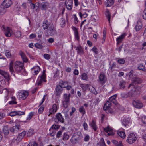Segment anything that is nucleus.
Listing matches in <instances>:
<instances>
[{"label":"nucleus","mask_w":146,"mask_h":146,"mask_svg":"<svg viewBox=\"0 0 146 146\" xmlns=\"http://www.w3.org/2000/svg\"><path fill=\"white\" fill-rule=\"evenodd\" d=\"M29 94V92L28 91L19 90L18 92L17 97L20 100H24L27 97Z\"/></svg>","instance_id":"nucleus-1"},{"label":"nucleus","mask_w":146,"mask_h":146,"mask_svg":"<svg viewBox=\"0 0 146 146\" xmlns=\"http://www.w3.org/2000/svg\"><path fill=\"white\" fill-rule=\"evenodd\" d=\"M111 105V103L109 101H107L104 104L103 108L107 113H113V110L110 108Z\"/></svg>","instance_id":"nucleus-2"},{"label":"nucleus","mask_w":146,"mask_h":146,"mask_svg":"<svg viewBox=\"0 0 146 146\" xmlns=\"http://www.w3.org/2000/svg\"><path fill=\"white\" fill-rule=\"evenodd\" d=\"M54 121L57 124H58L59 123H63L64 122V119L61 114L59 113L56 114Z\"/></svg>","instance_id":"nucleus-3"},{"label":"nucleus","mask_w":146,"mask_h":146,"mask_svg":"<svg viewBox=\"0 0 146 146\" xmlns=\"http://www.w3.org/2000/svg\"><path fill=\"white\" fill-rule=\"evenodd\" d=\"M23 63L22 62L17 61L15 62L14 68L16 72H20L23 68Z\"/></svg>","instance_id":"nucleus-4"},{"label":"nucleus","mask_w":146,"mask_h":146,"mask_svg":"<svg viewBox=\"0 0 146 146\" xmlns=\"http://www.w3.org/2000/svg\"><path fill=\"white\" fill-rule=\"evenodd\" d=\"M136 139L135 135L133 133H131L129 135L126 141L129 143L131 144L134 143Z\"/></svg>","instance_id":"nucleus-5"},{"label":"nucleus","mask_w":146,"mask_h":146,"mask_svg":"<svg viewBox=\"0 0 146 146\" xmlns=\"http://www.w3.org/2000/svg\"><path fill=\"white\" fill-rule=\"evenodd\" d=\"M46 32L48 35L53 36L56 33V28L53 25H50L46 30Z\"/></svg>","instance_id":"nucleus-6"},{"label":"nucleus","mask_w":146,"mask_h":146,"mask_svg":"<svg viewBox=\"0 0 146 146\" xmlns=\"http://www.w3.org/2000/svg\"><path fill=\"white\" fill-rule=\"evenodd\" d=\"M45 78L46 74L45 71H44L42 74L40 76H39L38 80L36 82V84L38 86L41 85L42 82H46Z\"/></svg>","instance_id":"nucleus-7"},{"label":"nucleus","mask_w":146,"mask_h":146,"mask_svg":"<svg viewBox=\"0 0 146 146\" xmlns=\"http://www.w3.org/2000/svg\"><path fill=\"white\" fill-rule=\"evenodd\" d=\"M128 88V89H130L131 93L133 94V95L137 94L139 91L138 88H136L134 84H133V83L131 84Z\"/></svg>","instance_id":"nucleus-8"},{"label":"nucleus","mask_w":146,"mask_h":146,"mask_svg":"<svg viewBox=\"0 0 146 146\" xmlns=\"http://www.w3.org/2000/svg\"><path fill=\"white\" fill-rule=\"evenodd\" d=\"M4 33L7 37H10L11 35L12 31V29L10 27H7L6 28H4Z\"/></svg>","instance_id":"nucleus-9"},{"label":"nucleus","mask_w":146,"mask_h":146,"mask_svg":"<svg viewBox=\"0 0 146 146\" xmlns=\"http://www.w3.org/2000/svg\"><path fill=\"white\" fill-rule=\"evenodd\" d=\"M65 5L68 10H71L73 7V0H66Z\"/></svg>","instance_id":"nucleus-10"},{"label":"nucleus","mask_w":146,"mask_h":146,"mask_svg":"<svg viewBox=\"0 0 146 146\" xmlns=\"http://www.w3.org/2000/svg\"><path fill=\"white\" fill-rule=\"evenodd\" d=\"M133 106L137 108H140L143 106L142 103L139 101H133Z\"/></svg>","instance_id":"nucleus-11"},{"label":"nucleus","mask_w":146,"mask_h":146,"mask_svg":"<svg viewBox=\"0 0 146 146\" xmlns=\"http://www.w3.org/2000/svg\"><path fill=\"white\" fill-rule=\"evenodd\" d=\"M80 139V138L76 137V135H74L71 138L70 141L74 145L77 143Z\"/></svg>","instance_id":"nucleus-12"},{"label":"nucleus","mask_w":146,"mask_h":146,"mask_svg":"<svg viewBox=\"0 0 146 146\" xmlns=\"http://www.w3.org/2000/svg\"><path fill=\"white\" fill-rule=\"evenodd\" d=\"M127 36V34L125 33H123L119 37L116 38V40L117 42V44L119 45V44L122 42L123 39Z\"/></svg>","instance_id":"nucleus-13"},{"label":"nucleus","mask_w":146,"mask_h":146,"mask_svg":"<svg viewBox=\"0 0 146 146\" xmlns=\"http://www.w3.org/2000/svg\"><path fill=\"white\" fill-rule=\"evenodd\" d=\"M12 2L11 0H4L2 4L6 8H8L11 6Z\"/></svg>","instance_id":"nucleus-14"},{"label":"nucleus","mask_w":146,"mask_h":146,"mask_svg":"<svg viewBox=\"0 0 146 146\" xmlns=\"http://www.w3.org/2000/svg\"><path fill=\"white\" fill-rule=\"evenodd\" d=\"M131 121V119L128 116H126L123 120L122 123L123 125L124 126L126 127L127 125L130 123Z\"/></svg>","instance_id":"nucleus-15"},{"label":"nucleus","mask_w":146,"mask_h":146,"mask_svg":"<svg viewBox=\"0 0 146 146\" xmlns=\"http://www.w3.org/2000/svg\"><path fill=\"white\" fill-rule=\"evenodd\" d=\"M40 68L38 66H35L31 70L32 72L33 75H37L40 70Z\"/></svg>","instance_id":"nucleus-16"},{"label":"nucleus","mask_w":146,"mask_h":146,"mask_svg":"<svg viewBox=\"0 0 146 146\" xmlns=\"http://www.w3.org/2000/svg\"><path fill=\"white\" fill-rule=\"evenodd\" d=\"M55 90L56 94L57 96H60L62 92V88L60 86L58 85L56 86Z\"/></svg>","instance_id":"nucleus-17"},{"label":"nucleus","mask_w":146,"mask_h":146,"mask_svg":"<svg viewBox=\"0 0 146 146\" xmlns=\"http://www.w3.org/2000/svg\"><path fill=\"white\" fill-rule=\"evenodd\" d=\"M20 129V126H14L10 128V131L12 133H15L19 131Z\"/></svg>","instance_id":"nucleus-18"},{"label":"nucleus","mask_w":146,"mask_h":146,"mask_svg":"<svg viewBox=\"0 0 146 146\" xmlns=\"http://www.w3.org/2000/svg\"><path fill=\"white\" fill-rule=\"evenodd\" d=\"M76 50H77L78 54L80 55H82L84 54V50L80 45L77 46L76 47Z\"/></svg>","instance_id":"nucleus-19"},{"label":"nucleus","mask_w":146,"mask_h":146,"mask_svg":"<svg viewBox=\"0 0 146 146\" xmlns=\"http://www.w3.org/2000/svg\"><path fill=\"white\" fill-rule=\"evenodd\" d=\"M142 24L141 22L140 21H137V24L135 25V29L136 31H138L142 28Z\"/></svg>","instance_id":"nucleus-20"},{"label":"nucleus","mask_w":146,"mask_h":146,"mask_svg":"<svg viewBox=\"0 0 146 146\" xmlns=\"http://www.w3.org/2000/svg\"><path fill=\"white\" fill-rule=\"evenodd\" d=\"M117 95L115 94L110 97L109 98L110 102H112L115 105L117 104V102L116 100Z\"/></svg>","instance_id":"nucleus-21"},{"label":"nucleus","mask_w":146,"mask_h":146,"mask_svg":"<svg viewBox=\"0 0 146 146\" xmlns=\"http://www.w3.org/2000/svg\"><path fill=\"white\" fill-rule=\"evenodd\" d=\"M72 28L74 31L75 38L78 40L79 39V37L77 29L76 27L73 26L72 27Z\"/></svg>","instance_id":"nucleus-22"},{"label":"nucleus","mask_w":146,"mask_h":146,"mask_svg":"<svg viewBox=\"0 0 146 146\" xmlns=\"http://www.w3.org/2000/svg\"><path fill=\"white\" fill-rule=\"evenodd\" d=\"M133 82L132 83H133V84H140L142 82V80L140 78L138 77H135L133 78L132 80Z\"/></svg>","instance_id":"nucleus-23"},{"label":"nucleus","mask_w":146,"mask_h":146,"mask_svg":"<svg viewBox=\"0 0 146 146\" xmlns=\"http://www.w3.org/2000/svg\"><path fill=\"white\" fill-rule=\"evenodd\" d=\"M0 74L3 76L7 80H8L9 79V75L8 73L0 70Z\"/></svg>","instance_id":"nucleus-24"},{"label":"nucleus","mask_w":146,"mask_h":146,"mask_svg":"<svg viewBox=\"0 0 146 146\" xmlns=\"http://www.w3.org/2000/svg\"><path fill=\"white\" fill-rule=\"evenodd\" d=\"M121 95L122 98H126L129 96H132L133 94L131 93V92H130L127 93H122L121 94Z\"/></svg>","instance_id":"nucleus-25"},{"label":"nucleus","mask_w":146,"mask_h":146,"mask_svg":"<svg viewBox=\"0 0 146 146\" xmlns=\"http://www.w3.org/2000/svg\"><path fill=\"white\" fill-rule=\"evenodd\" d=\"M89 125L94 129V130L96 131L97 129V127L95 121L94 120H92L89 124Z\"/></svg>","instance_id":"nucleus-26"},{"label":"nucleus","mask_w":146,"mask_h":146,"mask_svg":"<svg viewBox=\"0 0 146 146\" xmlns=\"http://www.w3.org/2000/svg\"><path fill=\"white\" fill-rule=\"evenodd\" d=\"M49 24L47 20H45L43 22L42 27L44 30L48 29L49 27Z\"/></svg>","instance_id":"nucleus-27"},{"label":"nucleus","mask_w":146,"mask_h":146,"mask_svg":"<svg viewBox=\"0 0 146 146\" xmlns=\"http://www.w3.org/2000/svg\"><path fill=\"white\" fill-rule=\"evenodd\" d=\"M80 86L82 88L83 91H85L88 88L89 90H90L91 88L90 87L89 85L87 84H82Z\"/></svg>","instance_id":"nucleus-28"},{"label":"nucleus","mask_w":146,"mask_h":146,"mask_svg":"<svg viewBox=\"0 0 146 146\" xmlns=\"http://www.w3.org/2000/svg\"><path fill=\"white\" fill-rule=\"evenodd\" d=\"M114 2V0H107L106 1L105 5L106 7H110L113 5Z\"/></svg>","instance_id":"nucleus-29"},{"label":"nucleus","mask_w":146,"mask_h":146,"mask_svg":"<svg viewBox=\"0 0 146 146\" xmlns=\"http://www.w3.org/2000/svg\"><path fill=\"white\" fill-rule=\"evenodd\" d=\"M19 54L22 58L23 61L26 62H27V58L26 57L25 54L22 52L20 51L19 52Z\"/></svg>","instance_id":"nucleus-30"},{"label":"nucleus","mask_w":146,"mask_h":146,"mask_svg":"<svg viewBox=\"0 0 146 146\" xmlns=\"http://www.w3.org/2000/svg\"><path fill=\"white\" fill-rule=\"evenodd\" d=\"M99 79L101 83L103 84H104L106 81L105 74H101L99 76Z\"/></svg>","instance_id":"nucleus-31"},{"label":"nucleus","mask_w":146,"mask_h":146,"mask_svg":"<svg viewBox=\"0 0 146 146\" xmlns=\"http://www.w3.org/2000/svg\"><path fill=\"white\" fill-rule=\"evenodd\" d=\"M3 132L5 135H7L9 133V128L8 126H5L3 128Z\"/></svg>","instance_id":"nucleus-32"},{"label":"nucleus","mask_w":146,"mask_h":146,"mask_svg":"<svg viewBox=\"0 0 146 146\" xmlns=\"http://www.w3.org/2000/svg\"><path fill=\"white\" fill-rule=\"evenodd\" d=\"M6 8L2 4L0 6V13L2 14H4L7 11Z\"/></svg>","instance_id":"nucleus-33"},{"label":"nucleus","mask_w":146,"mask_h":146,"mask_svg":"<svg viewBox=\"0 0 146 146\" xmlns=\"http://www.w3.org/2000/svg\"><path fill=\"white\" fill-rule=\"evenodd\" d=\"M126 82L125 81L122 80L119 82V88L120 89H123L125 87Z\"/></svg>","instance_id":"nucleus-34"},{"label":"nucleus","mask_w":146,"mask_h":146,"mask_svg":"<svg viewBox=\"0 0 146 146\" xmlns=\"http://www.w3.org/2000/svg\"><path fill=\"white\" fill-rule=\"evenodd\" d=\"M118 135L121 138L124 139L126 135L125 132L121 131H118L117 132Z\"/></svg>","instance_id":"nucleus-35"},{"label":"nucleus","mask_w":146,"mask_h":146,"mask_svg":"<svg viewBox=\"0 0 146 146\" xmlns=\"http://www.w3.org/2000/svg\"><path fill=\"white\" fill-rule=\"evenodd\" d=\"M9 68L10 71L11 72V74H13V75L15 76V74H14V72L13 67V63L12 62H11L10 63L9 66Z\"/></svg>","instance_id":"nucleus-36"},{"label":"nucleus","mask_w":146,"mask_h":146,"mask_svg":"<svg viewBox=\"0 0 146 146\" xmlns=\"http://www.w3.org/2000/svg\"><path fill=\"white\" fill-rule=\"evenodd\" d=\"M48 3H42L40 4L41 9L43 10H46L47 9Z\"/></svg>","instance_id":"nucleus-37"},{"label":"nucleus","mask_w":146,"mask_h":146,"mask_svg":"<svg viewBox=\"0 0 146 146\" xmlns=\"http://www.w3.org/2000/svg\"><path fill=\"white\" fill-rule=\"evenodd\" d=\"M70 94H64L63 95V101H70Z\"/></svg>","instance_id":"nucleus-38"},{"label":"nucleus","mask_w":146,"mask_h":146,"mask_svg":"<svg viewBox=\"0 0 146 146\" xmlns=\"http://www.w3.org/2000/svg\"><path fill=\"white\" fill-rule=\"evenodd\" d=\"M137 68L139 70H141L144 72L146 71V69L145 68V66L142 64H140L138 66Z\"/></svg>","instance_id":"nucleus-39"},{"label":"nucleus","mask_w":146,"mask_h":146,"mask_svg":"<svg viewBox=\"0 0 146 146\" xmlns=\"http://www.w3.org/2000/svg\"><path fill=\"white\" fill-rule=\"evenodd\" d=\"M68 84V82H64L62 81H61L59 82V85L62 88V87L65 88Z\"/></svg>","instance_id":"nucleus-40"},{"label":"nucleus","mask_w":146,"mask_h":146,"mask_svg":"<svg viewBox=\"0 0 146 146\" xmlns=\"http://www.w3.org/2000/svg\"><path fill=\"white\" fill-rule=\"evenodd\" d=\"M81 78L83 80L87 81L88 79L87 74L85 73H83L82 74Z\"/></svg>","instance_id":"nucleus-41"},{"label":"nucleus","mask_w":146,"mask_h":146,"mask_svg":"<svg viewBox=\"0 0 146 146\" xmlns=\"http://www.w3.org/2000/svg\"><path fill=\"white\" fill-rule=\"evenodd\" d=\"M60 22L61 27H64L66 25L65 19L64 18H62L60 19Z\"/></svg>","instance_id":"nucleus-42"},{"label":"nucleus","mask_w":146,"mask_h":146,"mask_svg":"<svg viewBox=\"0 0 146 146\" xmlns=\"http://www.w3.org/2000/svg\"><path fill=\"white\" fill-rule=\"evenodd\" d=\"M70 101H62V104L63 106L65 108H67L69 104Z\"/></svg>","instance_id":"nucleus-43"},{"label":"nucleus","mask_w":146,"mask_h":146,"mask_svg":"<svg viewBox=\"0 0 146 146\" xmlns=\"http://www.w3.org/2000/svg\"><path fill=\"white\" fill-rule=\"evenodd\" d=\"M98 145H99L100 146H106L103 138H102L100 139V142L98 143Z\"/></svg>","instance_id":"nucleus-44"},{"label":"nucleus","mask_w":146,"mask_h":146,"mask_svg":"<svg viewBox=\"0 0 146 146\" xmlns=\"http://www.w3.org/2000/svg\"><path fill=\"white\" fill-rule=\"evenodd\" d=\"M35 113L33 112H30L29 114L28 117H27L26 120H30L32 117L34 115Z\"/></svg>","instance_id":"nucleus-45"},{"label":"nucleus","mask_w":146,"mask_h":146,"mask_svg":"<svg viewBox=\"0 0 146 146\" xmlns=\"http://www.w3.org/2000/svg\"><path fill=\"white\" fill-rule=\"evenodd\" d=\"M105 14L106 16L108 18L109 22H110L111 17L110 13L108 10H107L105 12Z\"/></svg>","instance_id":"nucleus-46"},{"label":"nucleus","mask_w":146,"mask_h":146,"mask_svg":"<svg viewBox=\"0 0 146 146\" xmlns=\"http://www.w3.org/2000/svg\"><path fill=\"white\" fill-rule=\"evenodd\" d=\"M23 138L21 137V136H19V135H18L16 139H13V141L14 142L16 141V143H18Z\"/></svg>","instance_id":"nucleus-47"},{"label":"nucleus","mask_w":146,"mask_h":146,"mask_svg":"<svg viewBox=\"0 0 146 146\" xmlns=\"http://www.w3.org/2000/svg\"><path fill=\"white\" fill-rule=\"evenodd\" d=\"M49 112V113L48 115V116H49L51 114H54L56 112V111L52 107V108L50 109Z\"/></svg>","instance_id":"nucleus-48"},{"label":"nucleus","mask_w":146,"mask_h":146,"mask_svg":"<svg viewBox=\"0 0 146 146\" xmlns=\"http://www.w3.org/2000/svg\"><path fill=\"white\" fill-rule=\"evenodd\" d=\"M69 136L66 133H64L63 135V140H67L69 139Z\"/></svg>","instance_id":"nucleus-49"},{"label":"nucleus","mask_w":146,"mask_h":146,"mask_svg":"<svg viewBox=\"0 0 146 146\" xmlns=\"http://www.w3.org/2000/svg\"><path fill=\"white\" fill-rule=\"evenodd\" d=\"M110 68L109 69V70H110L111 72H113V71L114 68L116 66V63L115 62H113L112 65H111L110 64Z\"/></svg>","instance_id":"nucleus-50"},{"label":"nucleus","mask_w":146,"mask_h":146,"mask_svg":"<svg viewBox=\"0 0 146 146\" xmlns=\"http://www.w3.org/2000/svg\"><path fill=\"white\" fill-rule=\"evenodd\" d=\"M34 133V130L32 129L29 130L27 133V135L28 136H30L33 134Z\"/></svg>","instance_id":"nucleus-51"},{"label":"nucleus","mask_w":146,"mask_h":146,"mask_svg":"<svg viewBox=\"0 0 146 146\" xmlns=\"http://www.w3.org/2000/svg\"><path fill=\"white\" fill-rule=\"evenodd\" d=\"M5 54L7 58H10L12 57L11 53L8 50H5Z\"/></svg>","instance_id":"nucleus-52"},{"label":"nucleus","mask_w":146,"mask_h":146,"mask_svg":"<svg viewBox=\"0 0 146 146\" xmlns=\"http://www.w3.org/2000/svg\"><path fill=\"white\" fill-rule=\"evenodd\" d=\"M60 125L54 124L52 125L51 128H52L53 129L58 130L60 128Z\"/></svg>","instance_id":"nucleus-53"},{"label":"nucleus","mask_w":146,"mask_h":146,"mask_svg":"<svg viewBox=\"0 0 146 146\" xmlns=\"http://www.w3.org/2000/svg\"><path fill=\"white\" fill-rule=\"evenodd\" d=\"M15 36L17 38H19L21 36V32L20 31H17L15 33Z\"/></svg>","instance_id":"nucleus-54"},{"label":"nucleus","mask_w":146,"mask_h":146,"mask_svg":"<svg viewBox=\"0 0 146 146\" xmlns=\"http://www.w3.org/2000/svg\"><path fill=\"white\" fill-rule=\"evenodd\" d=\"M90 90H89L90 91L96 95L97 94V92L95 88L91 86Z\"/></svg>","instance_id":"nucleus-55"},{"label":"nucleus","mask_w":146,"mask_h":146,"mask_svg":"<svg viewBox=\"0 0 146 146\" xmlns=\"http://www.w3.org/2000/svg\"><path fill=\"white\" fill-rule=\"evenodd\" d=\"M79 111L80 113H82L83 114H84L86 113L84 108L83 106L80 107L79 109Z\"/></svg>","instance_id":"nucleus-56"},{"label":"nucleus","mask_w":146,"mask_h":146,"mask_svg":"<svg viewBox=\"0 0 146 146\" xmlns=\"http://www.w3.org/2000/svg\"><path fill=\"white\" fill-rule=\"evenodd\" d=\"M35 46L40 49H42L43 48V46L42 44L38 43L35 44Z\"/></svg>","instance_id":"nucleus-57"},{"label":"nucleus","mask_w":146,"mask_h":146,"mask_svg":"<svg viewBox=\"0 0 146 146\" xmlns=\"http://www.w3.org/2000/svg\"><path fill=\"white\" fill-rule=\"evenodd\" d=\"M91 50L95 53V54H98V50L97 48L95 46H94L93 48Z\"/></svg>","instance_id":"nucleus-58"},{"label":"nucleus","mask_w":146,"mask_h":146,"mask_svg":"<svg viewBox=\"0 0 146 146\" xmlns=\"http://www.w3.org/2000/svg\"><path fill=\"white\" fill-rule=\"evenodd\" d=\"M44 109V107L42 106L38 110V112L39 114H41Z\"/></svg>","instance_id":"nucleus-59"},{"label":"nucleus","mask_w":146,"mask_h":146,"mask_svg":"<svg viewBox=\"0 0 146 146\" xmlns=\"http://www.w3.org/2000/svg\"><path fill=\"white\" fill-rule=\"evenodd\" d=\"M76 111V109L74 107H72L71 108V111L70 112V116H72L73 113Z\"/></svg>","instance_id":"nucleus-60"},{"label":"nucleus","mask_w":146,"mask_h":146,"mask_svg":"<svg viewBox=\"0 0 146 146\" xmlns=\"http://www.w3.org/2000/svg\"><path fill=\"white\" fill-rule=\"evenodd\" d=\"M79 15L80 17L81 18H86V17L88 15V14L86 13H85V14H82V15L81 13H79Z\"/></svg>","instance_id":"nucleus-61"},{"label":"nucleus","mask_w":146,"mask_h":146,"mask_svg":"<svg viewBox=\"0 0 146 146\" xmlns=\"http://www.w3.org/2000/svg\"><path fill=\"white\" fill-rule=\"evenodd\" d=\"M104 131L106 132H107L108 131H112V129L111 127H110L109 126H108L107 127L104 128Z\"/></svg>","instance_id":"nucleus-62"},{"label":"nucleus","mask_w":146,"mask_h":146,"mask_svg":"<svg viewBox=\"0 0 146 146\" xmlns=\"http://www.w3.org/2000/svg\"><path fill=\"white\" fill-rule=\"evenodd\" d=\"M62 131H59L57 133L56 137L57 138H60L62 135Z\"/></svg>","instance_id":"nucleus-63"},{"label":"nucleus","mask_w":146,"mask_h":146,"mask_svg":"<svg viewBox=\"0 0 146 146\" xmlns=\"http://www.w3.org/2000/svg\"><path fill=\"white\" fill-rule=\"evenodd\" d=\"M141 120L142 122L146 124V116H143L141 118Z\"/></svg>","instance_id":"nucleus-64"}]
</instances>
